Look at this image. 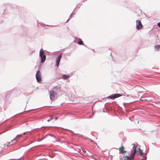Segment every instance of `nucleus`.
Instances as JSON below:
<instances>
[{
  "mask_svg": "<svg viewBox=\"0 0 160 160\" xmlns=\"http://www.w3.org/2000/svg\"><path fill=\"white\" fill-rule=\"evenodd\" d=\"M53 116H50V121H52V119H53Z\"/></svg>",
  "mask_w": 160,
  "mask_h": 160,
  "instance_id": "17",
  "label": "nucleus"
},
{
  "mask_svg": "<svg viewBox=\"0 0 160 160\" xmlns=\"http://www.w3.org/2000/svg\"><path fill=\"white\" fill-rule=\"evenodd\" d=\"M62 56V54H61L59 55L58 56L57 58L56 61V66L58 67L59 65V62Z\"/></svg>",
  "mask_w": 160,
  "mask_h": 160,
  "instance_id": "5",
  "label": "nucleus"
},
{
  "mask_svg": "<svg viewBox=\"0 0 160 160\" xmlns=\"http://www.w3.org/2000/svg\"><path fill=\"white\" fill-rule=\"evenodd\" d=\"M142 100H145V99H144V100L142 99Z\"/></svg>",
  "mask_w": 160,
  "mask_h": 160,
  "instance_id": "32",
  "label": "nucleus"
},
{
  "mask_svg": "<svg viewBox=\"0 0 160 160\" xmlns=\"http://www.w3.org/2000/svg\"><path fill=\"white\" fill-rule=\"evenodd\" d=\"M58 119L57 117H55V120L53 121V122H54L55 120H56Z\"/></svg>",
  "mask_w": 160,
  "mask_h": 160,
  "instance_id": "22",
  "label": "nucleus"
},
{
  "mask_svg": "<svg viewBox=\"0 0 160 160\" xmlns=\"http://www.w3.org/2000/svg\"><path fill=\"white\" fill-rule=\"evenodd\" d=\"M139 150L138 151V153H139L141 155V156H142L143 155V152H142V150L139 148Z\"/></svg>",
  "mask_w": 160,
  "mask_h": 160,
  "instance_id": "14",
  "label": "nucleus"
},
{
  "mask_svg": "<svg viewBox=\"0 0 160 160\" xmlns=\"http://www.w3.org/2000/svg\"><path fill=\"white\" fill-rule=\"evenodd\" d=\"M27 132H24L22 134L25 135ZM28 132H29V131H28Z\"/></svg>",
  "mask_w": 160,
  "mask_h": 160,
  "instance_id": "20",
  "label": "nucleus"
},
{
  "mask_svg": "<svg viewBox=\"0 0 160 160\" xmlns=\"http://www.w3.org/2000/svg\"><path fill=\"white\" fill-rule=\"evenodd\" d=\"M72 17H73V16H72V14H71L70 15V18H72Z\"/></svg>",
  "mask_w": 160,
  "mask_h": 160,
  "instance_id": "21",
  "label": "nucleus"
},
{
  "mask_svg": "<svg viewBox=\"0 0 160 160\" xmlns=\"http://www.w3.org/2000/svg\"><path fill=\"white\" fill-rule=\"evenodd\" d=\"M44 52L42 48L40 51V53L39 56H41L42 55H45L44 54Z\"/></svg>",
  "mask_w": 160,
  "mask_h": 160,
  "instance_id": "10",
  "label": "nucleus"
},
{
  "mask_svg": "<svg viewBox=\"0 0 160 160\" xmlns=\"http://www.w3.org/2000/svg\"><path fill=\"white\" fill-rule=\"evenodd\" d=\"M136 28L137 29L139 30L141 29L143 27V26L141 23V21L139 20L136 21Z\"/></svg>",
  "mask_w": 160,
  "mask_h": 160,
  "instance_id": "4",
  "label": "nucleus"
},
{
  "mask_svg": "<svg viewBox=\"0 0 160 160\" xmlns=\"http://www.w3.org/2000/svg\"><path fill=\"white\" fill-rule=\"evenodd\" d=\"M71 14H72V16H73L75 14V13L72 12L71 13Z\"/></svg>",
  "mask_w": 160,
  "mask_h": 160,
  "instance_id": "23",
  "label": "nucleus"
},
{
  "mask_svg": "<svg viewBox=\"0 0 160 160\" xmlns=\"http://www.w3.org/2000/svg\"><path fill=\"white\" fill-rule=\"evenodd\" d=\"M107 98H110V99L115 98L114 94H111L110 95L108 96L107 97Z\"/></svg>",
  "mask_w": 160,
  "mask_h": 160,
  "instance_id": "11",
  "label": "nucleus"
},
{
  "mask_svg": "<svg viewBox=\"0 0 160 160\" xmlns=\"http://www.w3.org/2000/svg\"><path fill=\"white\" fill-rule=\"evenodd\" d=\"M127 97H128L129 96V95H127Z\"/></svg>",
  "mask_w": 160,
  "mask_h": 160,
  "instance_id": "31",
  "label": "nucleus"
},
{
  "mask_svg": "<svg viewBox=\"0 0 160 160\" xmlns=\"http://www.w3.org/2000/svg\"><path fill=\"white\" fill-rule=\"evenodd\" d=\"M74 42L80 45H83L85 46L83 44V42L80 39H77L75 40Z\"/></svg>",
  "mask_w": 160,
  "mask_h": 160,
  "instance_id": "6",
  "label": "nucleus"
},
{
  "mask_svg": "<svg viewBox=\"0 0 160 160\" xmlns=\"http://www.w3.org/2000/svg\"><path fill=\"white\" fill-rule=\"evenodd\" d=\"M155 48L157 50H159V49L160 48V45H158L154 46Z\"/></svg>",
  "mask_w": 160,
  "mask_h": 160,
  "instance_id": "15",
  "label": "nucleus"
},
{
  "mask_svg": "<svg viewBox=\"0 0 160 160\" xmlns=\"http://www.w3.org/2000/svg\"><path fill=\"white\" fill-rule=\"evenodd\" d=\"M50 121V119H48L47 120V121L48 122H49Z\"/></svg>",
  "mask_w": 160,
  "mask_h": 160,
  "instance_id": "24",
  "label": "nucleus"
},
{
  "mask_svg": "<svg viewBox=\"0 0 160 160\" xmlns=\"http://www.w3.org/2000/svg\"><path fill=\"white\" fill-rule=\"evenodd\" d=\"M123 147L122 146V147H120L119 148V150H120V152H122V153H123V152H126V151H123Z\"/></svg>",
  "mask_w": 160,
  "mask_h": 160,
  "instance_id": "13",
  "label": "nucleus"
},
{
  "mask_svg": "<svg viewBox=\"0 0 160 160\" xmlns=\"http://www.w3.org/2000/svg\"><path fill=\"white\" fill-rule=\"evenodd\" d=\"M58 89V87H55L54 88V89Z\"/></svg>",
  "mask_w": 160,
  "mask_h": 160,
  "instance_id": "27",
  "label": "nucleus"
},
{
  "mask_svg": "<svg viewBox=\"0 0 160 160\" xmlns=\"http://www.w3.org/2000/svg\"><path fill=\"white\" fill-rule=\"evenodd\" d=\"M70 20V18H69V19H68L67 21V22H68Z\"/></svg>",
  "mask_w": 160,
  "mask_h": 160,
  "instance_id": "26",
  "label": "nucleus"
},
{
  "mask_svg": "<svg viewBox=\"0 0 160 160\" xmlns=\"http://www.w3.org/2000/svg\"><path fill=\"white\" fill-rule=\"evenodd\" d=\"M47 127H45V128H47Z\"/></svg>",
  "mask_w": 160,
  "mask_h": 160,
  "instance_id": "28",
  "label": "nucleus"
},
{
  "mask_svg": "<svg viewBox=\"0 0 160 160\" xmlns=\"http://www.w3.org/2000/svg\"><path fill=\"white\" fill-rule=\"evenodd\" d=\"M90 141H91V142H92V141L91 139H90Z\"/></svg>",
  "mask_w": 160,
  "mask_h": 160,
  "instance_id": "29",
  "label": "nucleus"
},
{
  "mask_svg": "<svg viewBox=\"0 0 160 160\" xmlns=\"http://www.w3.org/2000/svg\"><path fill=\"white\" fill-rule=\"evenodd\" d=\"M83 152H86V151H85V150L84 151L83 150Z\"/></svg>",
  "mask_w": 160,
  "mask_h": 160,
  "instance_id": "30",
  "label": "nucleus"
},
{
  "mask_svg": "<svg viewBox=\"0 0 160 160\" xmlns=\"http://www.w3.org/2000/svg\"><path fill=\"white\" fill-rule=\"evenodd\" d=\"M16 142V140L15 138L13 139V140H12L10 142H9L8 143V144L7 145V147L8 146L9 144H10V143H12V144H13V143H15V142Z\"/></svg>",
  "mask_w": 160,
  "mask_h": 160,
  "instance_id": "8",
  "label": "nucleus"
},
{
  "mask_svg": "<svg viewBox=\"0 0 160 160\" xmlns=\"http://www.w3.org/2000/svg\"><path fill=\"white\" fill-rule=\"evenodd\" d=\"M132 145H133L132 148V150L131 151V153L130 157L126 156H123L122 158V160H133L132 159L134 158L135 155L137 152L136 148L137 147L135 146L134 144H133Z\"/></svg>",
  "mask_w": 160,
  "mask_h": 160,
  "instance_id": "1",
  "label": "nucleus"
},
{
  "mask_svg": "<svg viewBox=\"0 0 160 160\" xmlns=\"http://www.w3.org/2000/svg\"><path fill=\"white\" fill-rule=\"evenodd\" d=\"M41 74L39 70H38L36 74V78L37 81L38 82H40L41 80Z\"/></svg>",
  "mask_w": 160,
  "mask_h": 160,
  "instance_id": "3",
  "label": "nucleus"
},
{
  "mask_svg": "<svg viewBox=\"0 0 160 160\" xmlns=\"http://www.w3.org/2000/svg\"><path fill=\"white\" fill-rule=\"evenodd\" d=\"M125 104H126V103H123V105H124V107H125Z\"/></svg>",
  "mask_w": 160,
  "mask_h": 160,
  "instance_id": "25",
  "label": "nucleus"
},
{
  "mask_svg": "<svg viewBox=\"0 0 160 160\" xmlns=\"http://www.w3.org/2000/svg\"><path fill=\"white\" fill-rule=\"evenodd\" d=\"M50 93V98L51 101L54 100L55 98L57 96V92L53 90H52L49 91Z\"/></svg>",
  "mask_w": 160,
  "mask_h": 160,
  "instance_id": "2",
  "label": "nucleus"
},
{
  "mask_svg": "<svg viewBox=\"0 0 160 160\" xmlns=\"http://www.w3.org/2000/svg\"><path fill=\"white\" fill-rule=\"evenodd\" d=\"M69 77V76L67 75H63L62 76L63 78L65 79H67Z\"/></svg>",
  "mask_w": 160,
  "mask_h": 160,
  "instance_id": "12",
  "label": "nucleus"
},
{
  "mask_svg": "<svg viewBox=\"0 0 160 160\" xmlns=\"http://www.w3.org/2000/svg\"><path fill=\"white\" fill-rule=\"evenodd\" d=\"M41 58V63H43L46 59V56L45 55H42L41 56H39Z\"/></svg>",
  "mask_w": 160,
  "mask_h": 160,
  "instance_id": "7",
  "label": "nucleus"
},
{
  "mask_svg": "<svg viewBox=\"0 0 160 160\" xmlns=\"http://www.w3.org/2000/svg\"><path fill=\"white\" fill-rule=\"evenodd\" d=\"M158 25L160 28V22L158 23Z\"/></svg>",
  "mask_w": 160,
  "mask_h": 160,
  "instance_id": "19",
  "label": "nucleus"
},
{
  "mask_svg": "<svg viewBox=\"0 0 160 160\" xmlns=\"http://www.w3.org/2000/svg\"><path fill=\"white\" fill-rule=\"evenodd\" d=\"M114 96L115 98H116L122 96V95L121 94L119 93L114 94Z\"/></svg>",
  "mask_w": 160,
  "mask_h": 160,
  "instance_id": "9",
  "label": "nucleus"
},
{
  "mask_svg": "<svg viewBox=\"0 0 160 160\" xmlns=\"http://www.w3.org/2000/svg\"><path fill=\"white\" fill-rule=\"evenodd\" d=\"M20 138V135H18L16 137V138Z\"/></svg>",
  "mask_w": 160,
  "mask_h": 160,
  "instance_id": "18",
  "label": "nucleus"
},
{
  "mask_svg": "<svg viewBox=\"0 0 160 160\" xmlns=\"http://www.w3.org/2000/svg\"><path fill=\"white\" fill-rule=\"evenodd\" d=\"M142 160H146L147 159V157L143 156V155L142 156Z\"/></svg>",
  "mask_w": 160,
  "mask_h": 160,
  "instance_id": "16",
  "label": "nucleus"
}]
</instances>
